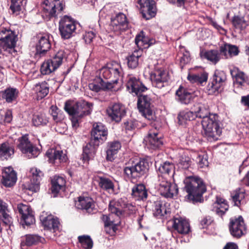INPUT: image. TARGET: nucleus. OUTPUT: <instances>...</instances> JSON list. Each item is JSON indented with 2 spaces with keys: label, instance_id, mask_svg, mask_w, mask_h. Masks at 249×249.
Masks as SVG:
<instances>
[{
  "label": "nucleus",
  "instance_id": "obj_1",
  "mask_svg": "<svg viewBox=\"0 0 249 249\" xmlns=\"http://www.w3.org/2000/svg\"><path fill=\"white\" fill-rule=\"evenodd\" d=\"M191 109L195 115V118H202V135L208 141L212 142L219 139L222 133L221 123L218 116L210 113L209 107L201 103L195 104Z\"/></svg>",
  "mask_w": 249,
  "mask_h": 249
},
{
  "label": "nucleus",
  "instance_id": "obj_2",
  "mask_svg": "<svg viewBox=\"0 0 249 249\" xmlns=\"http://www.w3.org/2000/svg\"><path fill=\"white\" fill-rule=\"evenodd\" d=\"M90 142L83 148L82 158L85 161L92 159L95 154V147L98 146L100 143L106 140L107 136V129L102 124L96 123L93 124Z\"/></svg>",
  "mask_w": 249,
  "mask_h": 249
},
{
  "label": "nucleus",
  "instance_id": "obj_3",
  "mask_svg": "<svg viewBox=\"0 0 249 249\" xmlns=\"http://www.w3.org/2000/svg\"><path fill=\"white\" fill-rule=\"evenodd\" d=\"M184 190L187 193L188 199L193 202L201 201L202 195L206 191L203 180L196 176H189L184 180Z\"/></svg>",
  "mask_w": 249,
  "mask_h": 249
},
{
  "label": "nucleus",
  "instance_id": "obj_4",
  "mask_svg": "<svg viewBox=\"0 0 249 249\" xmlns=\"http://www.w3.org/2000/svg\"><path fill=\"white\" fill-rule=\"evenodd\" d=\"M93 104L85 101H81L72 105L70 101L65 103L64 109L71 116L72 126L76 129L79 126L78 118L88 115L92 111Z\"/></svg>",
  "mask_w": 249,
  "mask_h": 249
},
{
  "label": "nucleus",
  "instance_id": "obj_5",
  "mask_svg": "<svg viewBox=\"0 0 249 249\" xmlns=\"http://www.w3.org/2000/svg\"><path fill=\"white\" fill-rule=\"evenodd\" d=\"M149 168V162L147 160L143 159L125 167L124 172L128 178L137 179L144 176L147 173Z\"/></svg>",
  "mask_w": 249,
  "mask_h": 249
},
{
  "label": "nucleus",
  "instance_id": "obj_6",
  "mask_svg": "<svg viewBox=\"0 0 249 249\" xmlns=\"http://www.w3.org/2000/svg\"><path fill=\"white\" fill-rule=\"evenodd\" d=\"M77 22L71 17L65 16L59 22V31L61 37L64 39L71 37L76 33Z\"/></svg>",
  "mask_w": 249,
  "mask_h": 249
},
{
  "label": "nucleus",
  "instance_id": "obj_7",
  "mask_svg": "<svg viewBox=\"0 0 249 249\" xmlns=\"http://www.w3.org/2000/svg\"><path fill=\"white\" fill-rule=\"evenodd\" d=\"M137 96H138V108L142 115L149 121L154 120L156 117L152 109L153 106L151 97L142 93Z\"/></svg>",
  "mask_w": 249,
  "mask_h": 249
},
{
  "label": "nucleus",
  "instance_id": "obj_8",
  "mask_svg": "<svg viewBox=\"0 0 249 249\" xmlns=\"http://www.w3.org/2000/svg\"><path fill=\"white\" fill-rule=\"evenodd\" d=\"M157 187L160 194L166 198H173L178 194V188L176 184L168 181L165 177H159Z\"/></svg>",
  "mask_w": 249,
  "mask_h": 249
},
{
  "label": "nucleus",
  "instance_id": "obj_9",
  "mask_svg": "<svg viewBox=\"0 0 249 249\" xmlns=\"http://www.w3.org/2000/svg\"><path fill=\"white\" fill-rule=\"evenodd\" d=\"M43 14L46 17H56L65 7V4L60 0H45L42 5Z\"/></svg>",
  "mask_w": 249,
  "mask_h": 249
},
{
  "label": "nucleus",
  "instance_id": "obj_10",
  "mask_svg": "<svg viewBox=\"0 0 249 249\" xmlns=\"http://www.w3.org/2000/svg\"><path fill=\"white\" fill-rule=\"evenodd\" d=\"M64 57L63 51H58L52 58L44 61L40 71L43 74H49L55 71L62 63Z\"/></svg>",
  "mask_w": 249,
  "mask_h": 249
},
{
  "label": "nucleus",
  "instance_id": "obj_11",
  "mask_svg": "<svg viewBox=\"0 0 249 249\" xmlns=\"http://www.w3.org/2000/svg\"><path fill=\"white\" fill-rule=\"evenodd\" d=\"M18 142L17 147L29 159L36 158L39 154V149L29 141L28 136H22L18 139Z\"/></svg>",
  "mask_w": 249,
  "mask_h": 249
},
{
  "label": "nucleus",
  "instance_id": "obj_12",
  "mask_svg": "<svg viewBox=\"0 0 249 249\" xmlns=\"http://www.w3.org/2000/svg\"><path fill=\"white\" fill-rule=\"evenodd\" d=\"M122 71V69L119 65L109 64L100 70V76L106 79H110V81H106V82H111L114 86V84L118 82L121 77Z\"/></svg>",
  "mask_w": 249,
  "mask_h": 249
},
{
  "label": "nucleus",
  "instance_id": "obj_13",
  "mask_svg": "<svg viewBox=\"0 0 249 249\" xmlns=\"http://www.w3.org/2000/svg\"><path fill=\"white\" fill-rule=\"evenodd\" d=\"M229 230L232 236L240 238L246 233L247 227L241 216L230 219Z\"/></svg>",
  "mask_w": 249,
  "mask_h": 249
},
{
  "label": "nucleus",
  "instance_id": "obj_14",
  "mask_svg": "<svg viewBox=\"0 0 249 249\" xmlns=\"http://www.w3.org/2000/svg\"><path fill=\"white\" fill-rule=\"evenodd\" d=\"M136 7L139 9L143 18L150 19L156 15L155 2L153 0H138Z\"/></svg>",
  "mask_w": 249,
  "mask_h": 249
},
{
  "label": "nucleus",
  "instance_id": "obj_15",
  "mask_svg": "<svg viewBox=\"0 0 249 249\" xmlns=\"http://www.w3.org/2000/svg\"><path fill=\"white\" fill-rule=\"evenodd\" d=\"M150 78L153 86L158 89H161L168 85L169 74L164 70H155L151 73Z\"/></svg>",
  "mask_w": 249,
  "mask_h": 249
},
{
  "label": "nucleus",
  "instance_id": "obj_16",
  "mask_svg": "<svg viewBox=\"0 0 249 249\" xmlns=\"http://www.w3.org/2000/svg\"><path fill=\"white\" fill-rule=\"evenodd\" d=\"M108 117L116 122H119L125 115L124 107L120 103L111 104L107 109Z\"/></svg>",
  "mask_w": 249,
  "mask_h": 249
},
{
  "label": "nucleus",
  "instance_id": "obj_17",
  "mask_svg": "<svg viewBox=\"0 0 249 249\" xmlns=\"http://www.w3.org/2000/svg\"><path fill=\"white\" fill-rule=\"evenodd\" d=\"M128 27V22L124 14L122 13L117 14L112 18L110 24V29L113 32L119 33Z\"/></svg>",
  "mask_w": 249,
  "mask_h": 249
},
{
  "label": "nucleus",
  "instance_id": "obj_18",
  "mask_svg": "<svg viewBox=\"0 0 249 249\" xmlns=\"http://www.w3.org/2000/svg\"><path fill=\"white\" fill-rule=\"evenodd\" d=\"M126 88L129 92L134 93L136 95H139L147 89L139 79L132 75H129L127 77Z\"/></svg>",
  "mask_w": 249,
  "mask_h": 249
},
{
  "label": "nucleus",
  "instance_id": "obj_19",
  "mask_svg": "<svg viewBox=\"0 0 249 249\" xmlns=\"http://www.w3.org/2000/svg\"><path fill=\"white\" fill-rule=\"evenodd\" d=\"M45 239L42 237L35 234H27L20 237V247L22 249L43 243Z\"/></svg>",
  "mask_w": 249,
  "mask_h": 249
},
{
  "label": "nucleus",
  "instance_id": "obj_20",
  "mask_svg": "<svg viewBox=\"0 0 249 249\" xmlns=\"http://www.w3.org/2000/svg\"><path fill=\"white\" fill-rule=\"evenodd\" d=\"M158 135V130L156 129L149 131L147 136L144 139L148 148L155 149L162 144L161 137Z\"/></svg>",
  "mask_w": 249,
  "mask_h": 249
},
{
  "label": "nucleus",
  "instance_id": "obj_21",
  "mask_svg": "<svg viewBox=\"0 0 249 249\" xmlns=\"http://www.w3.org/2000/svg\"><path fill=\"white\" fill-rule=\"evenodd\" d=\"M18 209L21 215L22 220L26 225H30L35 223V219L30 206L20 203L18 204Z\"/></svg>",
  "mask_w": 249,
  "mask_h": 249
},
{
  "label": "nucleus",
  "instance_id": "obj_22",
  "mask_svg": "<svg viewBox=\"0 0 249 249\" xmlns=\"http://www.w3.org/2000/svg\"><path fill=\"white\" fill-rule=\"evenodd\" d=\"M2 177V183L6 187L13 186L17 180V173L11 166L5 167L3 169Z\"/></svg>",
  "mask_w": 249,
  "mask_h": 249
},
{
  "label": "nucleus",
  "instance_id": "obj_23",
  "mask_svg": "<svg viewBox=\"0 0 249 249\" xmlns=\"http://www.w3.org/2000/svg\"><path fill=\"white\" fill-rule=\"evenodd\" d=\"M46 155L50 163L59 164L66 162L67 160L66 154L64 153L62 150L56 149L52 148L48 150Z\"/></svg>",
  "mask_w": 249,
  "mask_h": 249
},
{
  "label": "nucleus",
  "instance_id": "obj_24",
  "mask_svg": "<svg viewBox=\"0 0 249 249\" xmlns=\"http://www.w3.org/2000/svg\"><path fill=\"white\" fill-rule=\"evenodd\" d=\"M75 206L79 209L85 210L87 212L90 213L92 212L94 208V204L91 197L81 196L75 202Z\"/></svg>",
  "mask_w": 249,
  "mask_h": 249
},
{
  "label": "nucleus",
  "instance_id": "obj_25",
  "mask_svg": "<svg viewBox=\"0 0 249 249\" xmlns=\"http://www.w3.org/2000/svg\"><path fill=\"white\" fill-rule=\"evenodd\" d=\"M30 172L32 174L31 185L28 186V189L32 192H36L39 190L40 181L43 174L40 170L35 167L31 169Z\"/></svg>",
  "mask_w": 249,
  "mask_h": 249
},
{
  "label": "nucleus",
  "instance_id": "obj_26",
  "mask_svg": "<svg viewBox=\"0 0 249 249\" xmlns=\"http://www.w3.org/2000/svg\"><path fill=\"white\" fill-rule=\"evenodd\" d=\"M173 227L180 234H186L190 231V227L187 220L182 217L174 219Z\"/></svg>",
  "mask_w": 249,
  "mask_h": 249
},
{
  "label": "nucleus",
  "instance_id": "obj_27",
  "mask_svg": "<svg viewBox=\"0 0 249 249\" xmlns=\"http://www.w3.org/2000/svg\"><path fill=\"white\" fill-rule=\"evenodd\" d=\"M51 48V43L48 36H41L36 44V53L40 55H44Z\"/></svg>",
  "mask_w": 249,
  "mask_h": 249
},
{
  "label": "nucleus",
  "instance_id": "obj_28",
  "mask_svg": "<svg viewBox=\"0 0 249 249\" xmlns=\"http://www.w3.org/2000/svg\"><path fill=\"white\" fill-rule=\"evenodd\" d=\"M52 193L56 196L61 191H64L65 188L66 180L63 177L55 176L52 179Z\"/></svg>",
  "mask_w": 249,
  "mask_h": 249
},
{
  "label": "nucleus",
  "instance_id": "obj_29",
  "mask_svg": "<svg viewBox=\"0 0 249 249\" xmlns=\"http://www.w3.org/2000/svg\"><path fill=\"white\" fill-rule=\"evenodd\" d=\"M147 195V191L143 184H136L132 189L131 196L137 200H145Z\"/></svg>",
  "mask_w": 249,
  "mask_h": 249
},
{
  "label": "nucleus",
  "instance_id": "obj_30",
  "mask_svg": "<svg viewBox=\"0 0 249 249\" xmlns=\"http://www.w3.org/2000/svg\"><path fill=\"white\" fill-rule=\"evenodd\" d=\"M229 209L226 201L220 197H217L216 202L213 205L212 211L219 216H222Z\"/></svg>",
  "mask_w": 249,
  "mask_h": 249
},
{
  "label": "nucleus",
  "instance_id": "obj_31",
  "mask_svg": "<svg viewBox=\"0 0 249 249\" xmlns=\"http://www.w3.org/2000/svg\"><path fill=\"white\" fill-rule=\"evenodd\" d=\"M121 144L118 141H113L108 142L106 151V159L107 160L112 161L114 156L121 149Z\"/></svg>",
  "mask_w": 249,
  "mask_h": 249
},
{
  "label": "nucleus",
  "instance_id": "obj_32",
  "mask_svg": "<svg viewBox=\"0 0 249 249\" xmlns=\"http://www.w3.org/2000/svg\"><path fill=\"white\" fill-rule=\"evenodd\" d=\"M220 53L226 58L236 56L239 54V50L237 46L230 44H225L220 48Z\"/></svg>",
  "mask_w": 249,
  "mask_h": 249
},
{
  "label": "nucleus",
  "instance_id": "obj_33",
  "mask_svg": "<svg viewBox=\"0 0 249 249\" xmlns=\"http://www.w3.org/2000/svg\"><path fill=\"white\" fill-rule=\"evenodd\" d=\"M18 36L15 35L5 41H1L0 47L4 52H7L8 53H12L15 51Z\"/></svg>",
  "mask_w": 249,
  "mask_h": 249
},
{
  "label": "nucleus",
  "instance_id": "obj_34",
  "mask_svg": "<svg viewBox=\"0 0 249 249\" xmlns=\"http://www.w3.org/2000/svg\"><path fill=\"white\" fill-rule=\"evenodd\" d=\"M98 84L94 83H90L89 85V89L95 92H99L101 90H106L111 89L114 88L111 82H106L102 79H99Z\"/></svg>",
  "mask_w": 249,
  "mask_h": 249
},
{
  "label": "nucleus",
  "instance_id": "obj_35",
  "mask_svg": "<svg viewBox=\"0 0 249 249\" xmlns=\"http://www.w3.org/2000/svg\"><path fill=\"white\" fill-rule=\"evenodd\" d=\"M43 224L45 229L55 231L58 230L60 222L57 217L50 215L43 220Z\"/></svg>",
  "mask_w": 249,
  "mask_h": 249
},
{
  "label": "nucleus",
  "instance_id": "obj_36",
  "mask_svg": "<svg viewBox=\"0 0 249 249\" xmlns=\"http://www.w3.org/2000/svg\"><path fill=\"white\" fill-rule=\"evenodd\" d=\"M220 52L218 50H212L201 52L200 56L201 58H205L215 64L220 59Z\"/></svg>",
  "mask_w": 249,
  "mask_h": 249
},
{
  "label": "nucleus",
  "instance_id": "obj_37",
  "mask_svg": "<svg viewBox=\"0 0 249 249\" xmlns=\"http://www.w3.org/2000/svg\"><path fill=\"white\" fill-rule=\"evenodd\" d=\"M49 89L48 85L45 82L36 84L34 88L38 100L45 97L49 93Z\"/></svg>",
  "mask_w": 249,
  "mask_h": 249
},
{
  "label": "nucleus",
  "instance_id": "obj_38",
  "mask_svg": "<svg viewBox=\"0 0 249 249\" xmlns=\"http://www.w3.org/2000/svg\"><path fill=\"white\" fill-rule=\"evenodd\" d=\"M14 154V149L8 143H3L0 146V158L7 160L11 158Z\"/></svg>",
  "mask_w": 249,
  "mask_h": 249
},
{
  "label": "nucleus",
  "instance_id": "obj_39",
  "mask_svg": "<svg viewBox=\"0 0 249 249\" xmlns=\"http://www.w3.org/2000/svg\"><path fill=\"white\" fill-rule=\"evenodd\" d=\"M142 50H135L127 57V65L131 69L136 68L139 64V59L142 56Z\"/></svg>",
  "mask_w": 249,
  "mask_h": 249
},
{
  "label": "nucleus",
  "instance_id": "obj_40",
  "mask_svg": "<svg viewBox=\"0 0 249 249\" xmlns=\"http://www.w3.org/2000/svg\"><path fill=\"white\" fill-rule=\"evenodd\" d=\"M178 124L183 125L186 124L187 121L195 120V115H194L192 109L191 110H183L178 113Z\"/></svg>",
  "mask_w": 249,
  "mask_h": 249
},
{
  "label": "nucleus",
  "instance_id": "obj_41",
  "mask_svg": "<svg viewBox=\"0 0 249 249\" xmlns=\"http://www.w3.org/2000/svg\"><path fill=\"white\" fill-rule=\"evenodd\" d=\"M176 95L177 100L180 101L182 104H188L191 101V94L182 87H180L177 90Z\"/></svg>",
  "mask_w": 249,
  "mask_h": 249
},
{
  "label": "nucleus",
  "instance_id": "obj_42",
  "mask_svg": "<svg viewBox=\"0 0 249 249\" xmlns=\"http://www.w3.org/2000/svg\"><path fill=\"white\" fill-rule=\"evenodd\" d=\"M18 91L16 88H8L2 91V97L6 100L8 103H11L16 100Z\"/></svg>",
  "mask_w": 249,
  "mask_h": 249
},
{
  "label": "nucleus",
  "instance_id": "obj_43",
  "mask_svg": "<svg viewBox=\"0 0 249 249\" xmlns=\"http://www.w3.org/2000/svg\"><path fill=\"white\" fill-rule=\"evenodd\" d=\"M135 43L140 50H142L143 48H145L152 44L150 40L144 35L142 31L136 36Z\"/></svg>",
  "mask_w": 249,
  "mask_h": 249
},
{
  "label": "nucleus",
  "instance_id": "obj_44",
  "mask_svg": "<svg viewBox=\"0 0 249 249\" xmlns=\"http://www.w3.org/2000/svg\"><path fill=\"white\" fill-rule=\"evenodd\" d=\"M153 211L154 215L156 216H162L169 212L165 208V205L160 200L154 202Z\"/></svg>",
  "mask_w": 249,
  "mask_h": 249
},
{
  "label": "nucleus",
  "instance_id": "obj_45",
  "mask_svg": "<svg viewBox=\"0 0 249 249\" xmlns=\"http://www.w3.org/2000/svg\"><path fill=\"white\" fill-rule=\"evenodd\" d=\"M231 196L234 205L239 206L245 198V191L243 189L238 188L231 193Z\"/></svg>",
  "mask_w": 249,
  "mask_h": 249
},
{
  "label": "nucleus",
  "instance_id": "obj_46",
  "mask_svg": "<svg viewBox=\"0 0 249 249\" xmlns=\"http://www.w3.org/2000/svg\"><path fill=\"white\" fill-rule=\"evenodd\" d=\"M175 166L172 162L165 161L160 164L158 167V171L162 174L169 175L170 173L174 174Z\"/></svg>",
  "mask_w": 249,
  "mask_h": 249
},
{
  "label": "nucleus",
  "instance_id": "obj_47",
  "mask_svg": "<svg viewBox=\"0 0 249 249\" xmlns=\"http://www.w3.org/2000/svg\"><path fill=\"white\" fill-rule=\"evenodd\" d=\"M108 210L111 213H114L119 218L123 213L120 202L119 201L112 200L110 201Z\"/></svg>",
  "mask_w": 249,
  "mask_h": 249
},
{
  "label": "nucleus",
  "instance_id": "obj_48",
  "mask_svg": "<svg viewBox=\"0 0 249 249\" xmlns=\"http://www.w3.org/2000/svg\"><path fill=\"white\" fill-rule=\"evenodd\" d=\"M232 22L235 29L240 31L244 30L249 24V20L236 16L233 17Z\"/></svg>",
  "mask_w": 249,
  "mask_h": 249
},
{
  "label": "nucleus",
  "instance_id": "obj_49",
  "mask_svg": "<svg viewBox=\"0 0 249 249\" xmlns=\"http://www.w3.org/2000/svg\"><path fill=\"white\" fill-rule=\"evenodd\" d=\"M98 182L99 186L102 189L107 191L114 190V184L110 179L106 177H99Z\"/></svg>",
  "mask_w": 249,
  "mask_h": 249
},
{
  "label": "nucleus",
  "instance_id": "obj_50",
  "mask_svg": "<svg viewBox=\"0 0 249 249\" xmlns=\"http://www.w3.org/2000/svg\"><path fill=\"white\" fill-rule=\"evenodd\" d=\"M226 79V75L225 72L216 70L214 72L213 81L223 87L225 85Z\"/></svg>",
  "mask_w": 249,
  "mask_h": 249
},
{
  "label": "nucleus",
  "instance_id": "obj_51",
  "mask_svg": "<svg viewBox=\"0 0 249 249\" xmlns=\"http://www.w3.org/2000/svg\"><path fill=\"white\" fill-rule=\"evenodd\" d=\"M27 0H11L10 9L13 13L18 12L26 5Z\"/></svg>",
  "mask_w": 249,
  "mask_h": 249
},
{
  "label": "nucleus",
  "instance_id": "obj_52",
  "mask_svg": "<svg viewBox=\"0 0 249 249\" xmlns=\"http://www.w3.org/2000/svg\"><path fill=\"white\" fill-rule=\"evenodd\" d=\"M81 247L85 249H91L93 247V242L89 235H82L78 237Z\"/></svg>",
  "mask_w": 249,
  "mask_h": 249
},
{
  "label": "nucleus",
  "instance_id": "obj_53",
  "mask_svg": "<svg viewBox=\"0 0 249 249\" xmlns=\"http://www.w3.org/2000/svg\"><path fill=\"white\" fill-rule=\"evenodd\" d=\"M236 83L241 86L249 85V78L243 72L239 71L235 75Z\"/></svg>",
  "mask_w": 249,
  "mask_h": 249
},
{
  "label": "nucleus",
  "instance_id": "obj_54",
  "mask_svg": "<svg viewBox=\"0 0 249 249\" xmlns=\"http://www.w3.org/2000/svg\"><path fill=\"white\" fill-rule=\"evenodd\" d=\"M178 55L180 58V62L181 65L187 64L191 60L189 52L186 51L183 47H180V51Z\"/></svg>",
  "mask_w": 249,
  "mask_h": 249
},
{
  "label": "nucleus",
  "instance_id": "obj_55",
  "mask_svg": "<svg viewBox=\"0 0 249 249\" xmlns=\"http://www.w3.org/2000/svg\"><path fill=\"white\" fill-rule=\"evenodd\" d=\"M221 87L220 85L213 81L207 86V90L209 94H216L221 91Z\"/></svg>",
  "mask_w": 249,
  "mask_h": 249
},
{
  "label": "nucleus",
  "instance_id": "obj_56",
  "mask_svg": "<svg viewBox=\"0 0 249 249\" xmlns=\"http://www.w3.org/2000/svg\"><path fill=\"white\" fill-rule=\"evenodd\" d=\"M235 16L249 20V9L244 5L240 6L239 8L238 14Z\"/></svg>",
  "mask_w": 249,
  "mask_h": 249
},
{
  "label": "nucleus",
  "instance_id": "obj_57",
  "mask_svg": "<svg viewBox=\"0 0 249 249\" xmlns=\"http://www.w3.org/2000/svg\"><path fill=\"white\" fill-rule=\"evenodd\" d=\"M191 162V160L189 157L182 156L180 157L178 162L179 167L184 169H187L190 167Z\"/></svg>",
  "mask_w": 249,
  "mask_h": 249
},
{
  "label": "nucleus",
  "instance_id": "obj_58",
  "mask_svg": "<svg viewBox=\"0 0 249 249\" xmlns=\"http://www.w3.org/2000/svg\"><path fill=\"white\" fill-rule=\"evenodd\" d=\"M57 107L54 106H52L50 110V112L53 120L56 122H60L63 119V116L59 113Z\"/></svg>",
  "mask_w": 249,
  "mask_h": 249
},
{
  "label": "nucleus",
  "instance_id": "obj_59",
  "mask_svg": "<svg viewBox=\"0 0 249 249\" xmlns=\"http://www.w3.org/2000/svg\"><path fill=\"white\" fill-rule=\"evenodd\" d=\"M196 161L200 168L207 167L208 165L207 156L206 154L199 155L196 158Z\"/></svg>",
  "mask_w": 249,
  "mask_h": 249
},
{
  "label": "nucleus",
  "instance_id": "obj_60",
  "mask_svg": "<svg viewBox=\"0 0 249 249\" xmlns=\"http://www.w3.org/2000/svg\"><path fill=\"white\" fill-rule=\"evenodd\" d=\"M32 120L33 123L35 126L45 124L47 122L46 119L44 118L42 115H37L34 116Z\"/></svg>",
  "mask_w": 249,
  "mask_h": 249
},
{
  "label": "nucleus",
  "instance_id": "obj_61",
  "mask_svg": "<svg viewBox=\"0 0 249 249\" xmlns=\"http://www.w3.org/2000/svg\"><path fill=\"white\" fill-rule=\"evenodd\" d=\"M111 215H104L103 214L101 217V219L104 223L105 227H109L115 225H117V223H115L114 220H111Z\"/></svg>",
  "mask_w": 249,
  "mask_h": 249
},
{
  "label": "nucleus",
  "instance_id": "obj_62",
  "mask_svg": "<svg viewBox=\"0 0 249 249\" xmlns=\"http://www.w3.org/2000/svg\"><path fill=\"white\" fill-rule=\"evenodd\" d=\"M136 122L135 121L129 120L124 123V127L126 130H132L136 126Z\"/></svg>",
  "mask_w": 249,
  "mask_h": 249
},
{
  "label": "nucleus",
  "instance_id": "obj_63",
  "mask_svg": "<svg viewBox=\"0 0 249 249\" xmlns=\"http://www.w3.org/2000/svg\"><path fill=\"white\" fill-rule=\"evenodd\" d=\"M95 36V34L93 31H89L85 33L84 38L87 43H90Z\"/></svg>",
  "mask_w": 249,
  "mask_h": 249
},
{
  "label": "nucleus",
  "instance_id": "obj_64",
  "mask_svg": "<svg viewBox=\"0 0 249 249\" xmlns=\"http://www.w3.org/2000/svg\"><path fill=\"white\" fill-rule=\"evenodd\" d=\"M213 220L212 218L210 216H207L203 218L200 222V224L202 226V228H204L207 227L208 226L210 225L213 222Z\"/></svg>",
  "mask_w": 249,
  "mask_h": 249
}]
</instances>
